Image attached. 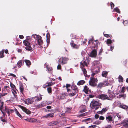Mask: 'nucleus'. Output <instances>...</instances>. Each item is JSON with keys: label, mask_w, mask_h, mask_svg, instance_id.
I'll use <instances>...</instances> for the list:
<instances>
[{"label": "nucleus", "mask_w": 128, "mask_h": 128, "mask_svg": "<svg viewBox=\"0 0 128 128\" xmlns=\"http://www.w3.org/2000/svg\"><path fill=\"white\" fill-rule=\"evenodd\" d=\"M90 104H101L99 102V100L96 99H94L91 102Z\"/></svg>", "instance_id": "4468645a"}, {"label": "nucleus", "mask_w": 128, "mask_h": 128, "mask_svg": "<svg viewBox=\"0 0 128 128\" xmlns=\"http://www.w3.org/2000/svg\"><path fill=\"white\" fill-rule=\"evenodd\" d=\"M126 91V88L125 87H123L122 88L121 92L122 93H124Z\"/></svg>", "instance_id": "49530a36"}, {"label": "nucleus", "mask_w": 128, "mask_h": 128, "mask_svg": "<svg viewBox=\"0 0 128 128\" xmlns=\"http://www.w3.org/2000/svg\"><path fill=\"white\" fill-rule=\"evenodd\" d=\"M10 88L9 86H4L3 88L2 89V92H8L10 91Z\"/></svg>", "instance_id": "9b49d317"}, {"label": "nucleus", "mask_w": 128, "mask_h": 128, "mask_svg": "<svg viewBox=\"0 0 128 128\" xmlns=\"http://www.w3.org/2000/svg\"><path fill=\"white\" fill-rule=\"evenodd\" d=\"M96 126L95 125H92L90 126H89L88 128H94L96 127Z\"/></svg>", "instance_id": "4d7b16f0"}, {"label": "nucleus", "mask_w": 128, "mask_h": 128, "mask_svg": "<svg viewBox=\"0 0 128 128\" xmlns=\"http://www.w3.org/2000/svg\"><path fill=\"white\" fill-rule=\"evenodd\" d=\"M108 109V107L106 108H103L102 110L101 111H99L98 112V114H102L104 112H105Z\"/></svg>", "instance_id": "6ab92c4d"}, {"label": "nucleus", "mask_w": 128, "mask_h": 128, "mask_svg": "<svg viewBox=\"0 0 128 128\" xmlns=\"http://www.w3.org/2000/svg\"><path fill=\"white\" fill-rule=\"evenodd\" d=\"M37 120L34 118H28L27 120V121L30 122H36Z\"/></svg>", "instance_id": "5701e85b"}, {"label": "nucleus", "mask_w": 128, "mask_h": 128, "mask_svg": "<svg viewBox=\"0 0 128 128\" xmlns=\"http://www.w3.org/2000/svg\"><path fill=\"white\" fill-rule=\"evenodd\" d=\"M113 11L114 12H116L119 14L120 13V10L118 7H116L114 8V9Z\"/></svg>", "instance_id": "473e14b6"}, {"label": "nucleus", "mask_w": 128, "mask_h": 128, "mask_svg": "<svg viewBox=\"0 0 128 128\" xmlns=\"http://www.w3.org/2000/svg\"><path fill=\"white\" fill-rule=\"evenodd\" d=\"M4 50H2V51L0 52V58H2L4 57Z\"/></svg>", "instance_id": "2f4dec72"}, {"label": "nucleus", "mask_w": 128, "mask_h": 128, "mask_svg": "<svg viewBox=\"0 0 128 128\" xmlns=\"http://www.w3.org/2000/svg\"><path fill=\"white\" fill-rule=\"evenodd\" d=\"M4 97H0V104H4Z\"/></svg>", "instance_id": "4c0bfd02"}, {"label": "nucleus", "mask_w": 128, "mask_h": 128, "mask_svg": "<svg viewBox=\"0 0 128 128\" xmlns=\"http://www.w3.org/2000/svg\"><path fill=\"white\" fill-rule=\"evenodd\" d=\"M1 112L3 114V116L2 117V118H4L5 119L6 118V114L5 113L2 111Z\"/></svg>", "instance_id": "c03bdc74"}, {"label": "nucleus", "mask_w": 128, "mask_h": 128, "mask_svg": "<svg viewBox=\"0 0 128 128\" xmlns=\"http://www.w3.org/2000/svg\"><path fill=\"white\" fill-rule=\"evenodd\" d=\"M109 96L110 98H113L114 97V94H111L109 95Z\"/></svg>", "instance_id": "5fc2aeb1"}, {"label": "nucleus", "mask_w": 128, "mask_h": 128, "mask_svg": "<svg viewBox=\"0 0 128 128\" xmlns=\"http://www.w3.org/2000/svg\"><path fill=\"white\" fill-rule=\"evenodd\" d=\"M103 83L104 86H106L108 85L109 84L108 81V80H106Z\"/></svg>", "instance_id": "7c9ffc66"}, {"label": "nucleus", "mask_w": 128, "mask_h": 128, "mask_svg": "<svg viewBox=\"0 0 128 128\" xmlns=\"http://www.w3.org/2000/svg\"><path fill=\"white\" fill-rule=\"evenodd\" d=\"M4 104H1L0 105V110L2 111L3 109H4Z\"/></svg>", "instance_id": "79ce46f5"}, {"label": "nucleus", "mask_w": 128, "mask_h": 128, "mask_svg": "<svg viewBox=\"0 0 128 128\" xmlns=\"http://www.w3.org/2000/svg\"><path fill=\"white\" fill-rule=\"evenodd\" d=\"M30 38V37L29 36H27L26 37V40H27L28 41H29Z\"/></svg>", "instance_id": "69168bd1"}, {"label": "nucleus", "mask_w": 128, "mask_h": 128, "mask_svg": "<svg viewBox=\"0 0 128 128\" xmlns=\"http://www.w3.org/2000/svg\"><path fill=\"white\" fill-rule=\"evenodd\" d=\"M104 36L106 37L107 38L110 37L111 38H112V36L110 34H104Z\"/></svg>", "instance_id": "ea45409f"}, {"label": "nucleus", "mask_w": 128, "mask_h": 128, "mask_svg": "<svg viewBox=\"0 0 128 128\" xmlns=\"http://www.w3.org/2000/svg\"><path fill=\"white\" fill-rule=\"evenodd\" d=\"M118 106L124 109H126L128 108V106L124 104H119Z\"/></svg>", "instance_id": "cd10ccee"}, {"label": "nucleus", "mask_w": 128, "mask_h": 128, "mask_svg": "<svg viewBox=\"0 0 128 128\" xmlns=\"http://www.w3.org/2000/svg\"><path fill=\"white\" fill-rule=\"evenodd\" d=\"M46 68L48 71V73L52 74V68L50 66L48 65L46 66Z\"/></svg>", "instance_id": "ddd939ff"}, {"label": "nucleus", "mask_w": 128, "mask_h": 128, "mask_svg": "<svg viewBox=\"0 0 128 128\" xmlns=\"http://www.w3.org/2000/svg\"><path fill=\"white\" fill-rule=\"evenodd\" d=\"M119 96H120V98L121 97H123L124 96V94H120L119 95Z\"/></svg>", "instance_id": "680f3d73"}, {"label": "nucleus", "mask_w": 128, "mask_h": 128, "mask_svg": "<svg viewBox=\"0 0 128 128\" xmlns=\"http://www.w3.org/2000/svg\"><path fill=\"white\" fill-rule=\"evenodd\" d=\"M70 44L71 46L73 48L76 49H78L80 46V44L77 45L74 43L73 41H71L70 43Z\"/></svg>", "instance_id": "6e6552de"}, {"label": "nucleus", "mask_w": 128, "mask_h": 128, "mask_svg": "<svg viewBox=\"0 0 128 128\" xmlns=\"http://www.w3.org/2000/svg\"><path fill=\"white\" fill-rule=\"evenodd\" d=\"M20 92L21 93L23 94L24 90V88L22 84H20Z\"/></svg>", "instance_id": "b1692460"}, {"label": "nucleus", "mask_w": 128, "mask_h": 128, "mask_svg": "<svg viewBox=\"0 0 128 128\" xmlns=\"http://www.w3.org/2000/svg\"><path fill=\"white\" fill-rule=\"evenodd\" d=\"M16 113L18 116L20 117L21 118L22 116L19 113V112L16 110Z\"/></svg>", "instance_id": "603ef678"}, {"label": "nucleus", "mask_w": 128, "mask_h": 128, "mask_svg": "<svg viewBox=\"0 0 128 128\" xmlns=\"http://www.w3.org/2000/svg\"><path fill=\"white\" fill-rule=\"evenodd\" d=\"M103 50V49L101 48L99 52L98 53V54L100 55L101 54V53L102 52Z\"/></svg>", "instance_id": "052dcab7"}, {"label": "nucleus", "mask_w": 128, "mask_h": 128, "mask_svg": "<svg viewBox=\"0 0 128 128\" xmlns=\"http://www.w3.org/2000/svg\"><path fill=\"white\" fill-rule=\"evenodd\" d=\"M101 122L100 121H97L94 122V124H96L98 125L100 124Z\"/></svg>", "instance_id": "de8ad7c7"}, {"label": "nucleus", "mask_w": 128, "mask_h": 128, "mask_svg": "<svg viewBox=\"0 0 128 128\" xmlns=\"http://www.w3.org/2000/svg\"><path fill=\"white\" fill-rule=\"evenodd\" d=\"M7 94V93H4L3 94H0V97H3V96H5Z\"/></svg>", "instance_id": "774afa93"}, {"label": "nucleus", "mask_w": 128, "mask_h": 128, "mask_svg": "<svg viewBox=\"0 0 128 128\" xmlns=\"http://www.w3.org/2000/svg\"><path fill=\"white\" fill-rule=\"evenodd\" d=\"M10 86L12 88V90L16 93V90L17 91V90L15 86L12 83H10Z\"/></svg>", "instance_id": "dca6fc26"}, {"label": "nucleus", "mask_w": 128, "mask_h": 128, "mask_svg": "<svg viewBox=\"0 0 128 128\" xmlns=\"http://www.w3.org/2000/svg\"><path fill=\"white\" fill-rule=\"evenodd\" d=\"M85 83V81L83 80H81L79 81L77 83V85L78 86L84 84Z\"/></svg>", "instance_id": "412c9836"}, {"label": "nucleus", "mask_w": 128, "mask_h": 128, "mask_svg": "<svg viewBox=\"0 0 128 128\" xmlns=\"http://www.w3.org/2000/svg\"><path fill=\"white\" fill-rule=\"evenodd\" d=\"M58 61L60 63L64 64L62 58H61L59 59L58 60Z\"/></svg>", "instance_id": "8fccbe9b"}, {"label": "nucleus", "mask_w": 128, "mask_h": 128, "mask_svg": "<svg viewBox=\"0 0 128 128\" xmlns=\"http://www.w3.org/2000/svg\"><path fill=\"white\" fill-rule=\"evenodd\" d=\"M67 96V94L66 93H62L60 94V97L61 99L64 98L66 96Z\"/></svg>", "instance_id": "a211bd4d"}, {"label": "nucleus", "mask_w": 128, "mask_h": 128, "mask_svg": "<svg viewBox=\"0 0 128 128\" xmlns=\"http://www.w3.org/2000/svg\"><path fill=\"white\" fill-rule=\"evenodd\" d=\"M61 66L60 64H59L57 66V69L58 70L61 69Z\"/></svg>", "instance_id": "0e129e2a"}, {"label": "nucleus", "mask_w": 128, "mask_h": 128, "mask_svg": "<svg viewBox=\"0 0 128 128\" xmlns=\"http://www.w3.org/2000/svg\"><path fill=\"white\" fill-rule=\"evenodd\" d=\"M108 74V72L106 71H103L102 73V76L103 77H106Z\"/></svg>", "instance_id": "393cba45"}, {"label": "nucleus", "mask_w": 128, "mask_h": 128, "mask_svg": "<svg viewBox=\"0 0 128 128\" xmlns=\"http://www.w3.org/2000/svg\"><path fill=\"white\" fill-rule=\"evenodd\" d=\"M106 119L107 121H111L112 120V117L110 115H108L107 116Z\"/></svg>", "instance_id": "a878e982"}, {"label": "nucleus", "mask_w": 128, "mask_h": 128, "mask_svg": "<svg viewBox=\"0 0 128 128\" xmlns=\"http://www.w3.org/2000/svg\"><path fill=\"white\" fill-rule=\"evenodd\" d=\"M104 86L103 82H100L99 84L97 86L98 88H101L102 87Z\"/></svg>", "instance_id": "72a5a7b5"}, {"label": "nucleus", "mask_w": 128, "mask_h": 128, "mask_svg": "<svg viewBox=\"0 0 128 128\" xmlns=\"http://www.w3.org/2000/svg\"><path fill=\"white\" fill-rule=\"evenodd\" d=\"M122 124L124 127H128V120H125Z\"/></svg>", "instance_id": "aec40b11"}, {"label": "nucleus", "mask_w": 128, "mask_h": 128, "mask_svg": "<svg viewBox=\"0 0 128 128\" xmlns=\"http://www.w3.org/2000/svg\"><path fill=\"white\" fill-rule=\"evenodd\" d=\"M54 114L53 113H50L47 114L46 115H45L44 116H42V118H48L50 117H52L54 116Z\"/></svg>", "instance_id": "f8f14e48"}, {"label": "nucleus", "mask_w": 128, "mask_h": 128, "mask_svg": "<svg viewBox=\"0 0 128 128\" xmlns=\"http://www.w3.org/2000/svg\"><path fill=\"white\" fill-rule=\"evenodd\" d=\"M88 114V112H86L83 114H82L79 115L78 117H80L82 116H87Z\"/></svg>", "instance_id": "f704fd0d"}, {"label": "nucleus", "mask_w": 128, "mask_h": 128, "mask_svg": "<svg viewBox=\"0 0 128 128\" xmlns=\"http://www.w3.org/2000/svg\"><path fill=\"white\" fill-rule=\"evenodd\" d=\"M33 99L35 104L36 103V102L41 100L42 99V97L41 96H36L33 98Z\"/></svg>", "instance_id": "1a4fd4ad"}, {"label": "nucleus", "mask_w": 128, "mask_h": 128, "mask_svg": "<svg viewBox=\"0 0 128 128\" xmlns=\"http://www.w3.org/2000/svg\"><path fill=\"white\" fill-rule=\"evenodd\" d=\"M4 110L6 112L8 115L10 114V110L6 108V106H4Z\"/></svg>", "instance_id": "e433bc0d"}, {"label": "nucleus", "mask_w": 128, "mask_h": 128, "mask_svg": "<svg viewBox=\"0 0 128 128\" xmlns=\"http://www.w3.org/2000/svg\"><path fill=\"white\" fill-rule=\"evenodd\" d=\"M127 62V60H124L123 61V63L124 64H126Z\"/></svg>", "instance_id": "13d9d810"}, {"label": "nucleus", "mask_w": 128, "mask_h": 128, "mask_svg": "<svg viewBox=\"0 0 128 128\" xmlns=\"http://www.w3.org/2000/svg\"><path fill=\"white\" fill-rule=\"evenodd\" d=\"M71 88L72 90L78 91V88L76 85H73L71 87Z\"/></svg>", "instance_id": "c756f323"}, {"label": "nucleus", "mask_w": 128, "mask_h": 128, "mask_svg": "<svg viewBox=\"0 0 128 128\" xmlns=\"http://www.w3.org/2000/svg\"><path fill=\"white\" fill-rule=\"evenodd\" d=\"M56 122H51L49 124L50 126H53L56 124Z\"/></svg>", "instance_id": "864d4df0"}, {"label": "nucleus", "mask_w": 128, "mask_h": 128, "mask_svg": "<svg viewBox=\"0 0 128 128\" xmlns=\"http://www.w3.org/2000/svg\"><path fill=\"white\" fill-rule=\"evenodd\" d=\"M18 107L20 108L22 110L28 114H30L31 112L29 110L26 108L21 105H18Z\"/></svg>", "instance_id": "423d86ee"}, {"label": "nucleus", "mask_w": 128, "mask_h": 128, "mask_svg": "<svg viewBox=\"0 0 128 128\" xmlns=\"http://www.w3.org/2000/svg\"><path fill=\"white\" fill-rule=\"evenodd\" d=\"M80 67L81 66L84 67L85 66H88V64L86 62L83 60L80 62Z\"/></svg>", "instance_id": "2eb2a0df"}, {"label": "nucleus", "mask_w": 128, "mask_h": 128, "mask_svg": "<svg viewBox=\"0 0 128 128\" xmlns=\"http://www.w3.org/2000/svg\"><path fill=\"white\" fill-rule=\"evenodd\" d=\"M46 38H50V36L49 33H48L46 35Z\"/></svg>", "instance_id": "6e6d98bb"}, {"label": "nucleus", "mask_w": 128, "mask_h": 128, "mask_svg": "<svg viewBox=\"0 0 128 128\" xmlns=\"http://www.w3.org/2000/svg\"><path fill=\"white\" fill-rule=\"evenodd\" d=\"M112 43V40H111L108 39L106 41V43L108 44V45H109V44H111Z\"/></svg>", "instance_id": "a19ab883"}, {"label": "nucleus", "mask_w": 128, "mask_h": 128, "mask_svg": "<svg viewBox=\"0 0 128 128\" xmlns=\"http://www.w3.org/2000/svg\"><path fill=\"white\" fill-rule=\"evenodd\" d=\"M23 43L24 45L26 46L25 48L26 50L29 51H32V47L29 41L27 40H25L23 41Z\"/></svg>", "instance_id": "f257e3e1"}, {"label": "nucleus", "mask_w": 128, "mask_h": 128, "mask_svg": "<svg viewBox=\"0 0 128 128\" xmlns=\"http://www.w3.org/2000/svg\"><path fill=\"white\" fill-rule=\"evenodd\" d=\"M21 101L24 103H25L26 104H31L32 103L34 104V100L33 99V98H28V99L25 100L24 98L22 99H21Z\"/></svg>", "instance_id": "7ed1b4c3"}, {"label": "nucleus", "mask_w": 128, "mask_h": 128, "mask_svg": "<svg viewBox=\"0 0 128 128\" xmlns=\"http://www.w3.org/2000/svg\"><path fill=\"white\" fill-rule=\"evenodd\" d=\"M99 62L97 60H95L94 62L93 63V65L94 66H96L98 64H99Z\"/></svg>", "instance_id": "58836bf2"}, {"label": "nucleus", "mask_w": 128, "mask_h": 128, "mask_svg": "<svg viewBox=\"0 0 128 128\" xmlns=\"http://www.w3.org/2000/svg\"><path fill=\"white\" fill-rule=\"evenodd\" d=\"M110 5L111 6V9H112L114 7V3L112 2H110Z\"/></svg>", "instance_id": "a18cd8bd"}, {"label": "nucleus", "mask_w": 128, "mask_h": 128, "mask_svg": "<svg viewBox=\"0 0 128 128\" xmlns=\"http://www.w3.org/2000/svg\"><path fill=\"white\" fill-rule=\"evenodd\" d=\"M98 80L96 78L90 77V80L89 81V84L92 86H95L97 85Z\"/></svg>", "instance_id": "f03ea898"}, {"label": "nucleus", "mask_w": 128, "mask_h": 128, "mask_svg": "<svg viewBox=\"0 0 128 128\" xmlns=\"http://www.w3.org/2000/svg\"><path fill=\"white\" fill-rule=\"evenodd\" d=\"M123 78L121 75L119 76L118 78V80L120 82H123Z\"/></svg>", "instance_id": "c9c22d12"}, {"label": "nucleus", "mask_w": 128, "mask_h": 128, "mask_svg": "<svg viewBox=\"0 0 128 128\" xmlns=\"http://www.w3.org/2000/svg\"><path fill=\"white\" fill-rule=\"evenodd\" d=\"M1 120L3 122H6V120H5V119L4 118H2V117H1L0 118Z\"/></svg>", "instance_id": "3c124183"}, {"label": "nucleus", "mask_w": 128, "mask_h": 128, "mask_svg": "<svg viewBox=\"0 0 128 128\" xmlns=\"http://www.w3.org/2000/svg\"><path fill=\"white\" fill-rule=\"evenodd\" d=\"M24 62H26V65L29 66L31 64V62L30 60H24Z\"/></svg>", "instance_id": "bb28decb"}, {"label": "nucleus", "mask_w": 128, "mask_h": 128, "mask_svg": "<svg viewBox=\"0 0 128 128\" xmlns=\"http://www.w3.org/2000/svg\"><path fill=\"white\" fill-rule=\"evenodd\" d=\"M83 91L86 94L92 93L91 90L90 89L86 86H84V89Z\"/></svg>", "instance_id": "0eeeda50"}, {"label": "nucleus", "mask_w": 128, "mask_h": 128, "mask_svg": "<svg viewBox=\"0 0 128 128\" xmlns=\"http://www.w3.org/2000/svg\"><path fill=\"white\" fill-rule=\"evenodd\" d=\"M50 38H46V42L47 44H49L50 43Z\"/></svg>", "instance_id": "338daca9"}, {"label": "nucleus", "mask_w": 128, "mask_h": 128, "mask_svg": "<svg viewBox=\"0 0 128 128\" xmlns=\"http://www.w3.org/2000/svg\"><path fill=\"white\" fill-rule=\"evenodd\" d=\"M97 50L96 49L93 50L90 53L89 56L92 58H96L97 55Z\"/></svg>", "instance_id": "39448f33"}, {"label": "nucleus", "mask_w": 128, "mask_h": 128, "mask_svg": "<svg viewBox=\"0 0 128 128\" xmlns=\"http://www.w3.org/2000/svg\"><path fill=\"white\" fill-rule=\"evenodd\" d=\"M80 68H81L82 71L83 72L84 76H86L87 75V71L85 68L82 66L80 67Z\"/></svg>", "instance_id": "4be33fe9"}, {"label": "nucleus", "mask_w": 128, "mask_h": 128, "mask_svg": "<svg viewBox=\"0 0 128 128\" xmlns=\"http://www.w3.org/2000/svg\"><path fill=\"white\" fill-rule=\"evenodd\" d=\"M47 90L48 93H50L52 92V88L51 87H49L47 88Z\"/></svg>", "instance_id": "09e8293b"}, {"label": "nucleus", "mask_w": 128, "mask_h": 128, "mask_svg": "<svg viewBox=\"0 0 128 128\" xmlns=\"http://www.w3.org/2000/svg\"><path fill=\"white\" fill-rule=\"evenodd\" d=\"M62 60L64 64H65L66 63V62L67 60V58L65 57H62Z\"/></svg>", "instance_id": "37998d69"}, {"label": "nucleus", "mask_w": 128, "mask_h": 128, "mask_svg": "<svg viewBox=\"0 0 128 128\" xmlns=\"http://www.w3.org/2000/svg\"><path fill=\"white\" fill-rule=\"evenodd\" d=\"M71 92H72V93H70L69 94V95L71 96H73L76 95L77 93L78 92V91L72 90Z\"/></svg>", "instance_id": "f3484780"}, {"label": "nucleus", "mask_w": 128, "mask_h": 128, "mask_svg": "<svg viewBox=\"0 0 128 128\" xmlns=\"http://www.w3.org/2000/svg\"><path fill=\"white\" fill-rule=\"evenodd\" d=\"M89 120H91L92 121V118H89L86 119L84 120L85 121H87Z\"/></svg>", "instance_id": "e2e57ef3"}, {"label": "nucleus", "mask_w": 128, "mask_h": 128, "mask_svg": "<svg viewBox=\"0 0 128 128\" xmlns=\"http://www.w3.org/2000/svg\"><path fill=\"white\" fill-rule=\"evenodd\" d=\"M22 64V61L21 60H19L17 63L18 67V68H20Z\"/></svg>", "instance_id": "c85d7f7f"}, {"label": "nucleus", "mask_w": 128, "mask_h": 128, "mask_svg": "<svg viewBox=\"0 0 128 128\" xmlns=\"http://www.w3.org/2000/svg\"><path fill=\"white\" fill-rule=\"evenodd\" d=\"M97 98L101 99L102 100H110V98L106 94H99L97 97Z\"/></svg>", "instance_id": "20e7f679"}, {"label": "nucleus", "mask_w": 128, "mask_h": 128, "mask_svg": "<svg viewBox=\"0 0 128 128\" xmlns=\"http://www.w3.org/2000/svg\"><path fill=\"white\" fill-rule=\"evenodd\" d=\"M38 36L36 35V34H33L32 36V37H33L34 38H38Z\"/></svg>", "instance_id": "bf43d9fd"}, {"label": "nucleus", "mask_w": 128, "mask_h": 128, "mask_svg": "<svg viewBox=\"0 0 128 128\" xmlns=\"http://www.w3.org/2000/svg\"><path fill=\"white\" fill-rule=\"evenodd\" d=\"M37 41L38 44L39 45L42 44L43 43L42 40V37L40 36H38Z\"/></svg>", "instance_id": "9d476101"}]
</instances>
